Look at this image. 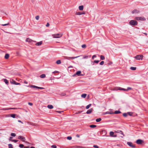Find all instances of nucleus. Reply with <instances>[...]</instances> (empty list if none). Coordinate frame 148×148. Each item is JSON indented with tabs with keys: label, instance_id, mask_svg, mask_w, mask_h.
<instances>
[{
	"label": "nucleus",
	"instance_id": "f257e3e1",
	"mask_svg": "<svg viewBox=\"0 0 148 148\" xmlns=\"http://www.w3.org/2000/svg\"><path fill=\"white\" fill-rule=\"evenodd\" d=\"M135 19L136 20L140 21H144L146 20L145 18L142 16L136 17Z\"/></svg>",
	"mask_w": 148,
	"mask_h": 148
},
{
	"label": "nucleus",
	"instance_id": "f03ea898",
	"mask_svg": "<svg viewBox=\"0 0 148 148\" xmlns=\"http://www.w3.org/2000/svg\"><path fill=\"white\" fill-rule=\"evenodd\" d=\"M129 24L131 25L135 26L138 24V23L136 20H132L129 22Z\"/></svg>",
	"mask_w": 148,
	"mask_h": 148
},
{
	"label": "nucleus",
	"instance_id": "7ed1b4c3",
	"mask_svg": "<svg viewBox=\"0 0 148 148\" xmlns=\"http://www.w3.org/2000/svg\"><path fill=\"white\" fill-rule=\"evenodd\" d=\"M62 34H55L52 35V36L54 38H59L62 36Z\"/></svg>",
	"mask_w": 148,
	"mask_h": 148
},
{
	"label": "nucleus",
	"instance_id": "20e7f679",
	"mask_svg": "<svg viewBox=\"0 0 148 148\" xmlns=\"http://www.w3.org/2000/svg\"><path fill=\"white\" fill-rule=\"evenodd\" d=\"M143 56L142 55H138L134 57V58H135L136 60H142L143 59Z\"/></svg>",
	"mask_w": 148,
	"mask_h": 148
},
{
	"label": "nucleus",
	"instance_id": "39448f33",
	"mask_svg": "<svg viewBox=\"0 0 148 148\" xmlns=\"http://www.w3.org/2000/svg\"><path fill=\"white\" fill-rule=\"evenodd\" d=\"M136 143L140 145L144 143V141L142 140L139 139L136 140Z\"/></svg>",
	"mask_w": 148,
	"mask_h": 148
},
{
	"label": "nucleus",
	"instance_id": "423d86ee",
	"mask_svg": "<svg viewBox=\"0 0 148 148\" xmlns=\"http://www.w3.org/2000/svg\"><path fill=\"white\" fill-rule=\"evenodd\" d=\"M18 139L20 140H21L23 142H24L26 140L25 137L21 136H19L18 137Z\"/></svg>",
	"mask_w": 148,
	"mask_h": 148
},
{
	"label": "nucleus",
	"instance_id": "0eeeda50",
	"mask_svg": "<svg viewBox=\"0 0 148 148\" xmlns=\"http://www.w3.org/2000/svg\"><path fill=\"white\" fill-rule=\"evenodd\" d=\"M127 144L130 147H132L134 148L136 147V146L134 145L131 142H128L127 143Z\"/></svg>",
	"mask_w": 148,
	"mask_h": 148
},
{
	"label": "nucleus",
	"instance_id": "6e6552de",
	"mask_svg": "<svg viewBox=\"0 0 148 148\" xmlns=\"http://www.w3.org/2000/svg\"><path fill=\"white\" fill-rule=\"evenodd\" d=\"M30 87L31 88H36L38 89H44V88L42 87H38L34 85H31L30 86Z\"/></svg>",
	"mask_w": 148,
	"mask_h": 148
},
{
	"label": "nucleus",
	"instance_id": "1a4fd4ad",
	"mask_svg": "<svg viewBox=\"0 0 148 148\" xmlns=\"http://www.w3.org/2000/svg\"><path fill=\"white\" fill-rule=\"evenodd\" d=\"M10 82L12 84H14L16 85H20V83H17L15 81L13 80L12 81H10Z\"/></svg>",
	"mask_w": 148,
	"mask_h": 148
},
{
	"label": "nucleus",
	"instance_id": "9d476101",
	"mask_svg": "<svg viewBox=\"0 0 148 148\" xmlns=\"http://www.w3.org/2000/svg\"><path fill=\"white\" fill-rule=\"evenodd\" d=\"M92 110L93 109L92 108H90L87 110L86 112V113L87 114H90L92 112Z\"/></svg>",
	"mask_w": 148,
	"mask_h": 148
},
{
	"label": "nucleus",
	"instance_id": "9b49d317",
	"mask_svg": "<svg viewBox=\"0 0 148 148\" xmlns=\"http://www.w3.org/2000/svg\"><path fill=\"white\" fill-rule=\"evenodd\" d=\"M139 12V11L136 10H134L132 12V14H138Z\"/></svg>",
	"mask_w": 148,
	"mask_h": 148
},
{
	"label": "nucleus",
	"instance_id": "f8f14e48",
	"mask_svg": "<svg viewBox=\"0 0 148 148\" xmlns=\"http://www.w3.org/2000/svg\"><path fill=\"white\" fill-rule=\"evenodd\" d=\"M117 90H123L124 91H127V89H125V88H121V87H118L117 88V89H116Z\"/></svg>",
	"mask_w": 148,
	"mask_h": 148
},
{
	"label": "nucleus",
	"instance_id": "ddd939ff",
	"mask_svg": "<svg viewBox=\"0 0 148 148\" xmlns=\"http://www.w3.org/2000/svg\"><path fill=\"white\" fill-rule=\"evenodd\" d=\"M84 9V6L83 5L79 6V9L80 10H82Z\"/></svg>",
	"mask_w": 148,
	"mask_h": 148
},
{
	"label": "nucleus",
	"instance_id": "4468645a",
	"mask_svg": "<svg viewBox=\"0 0 148 148\" xmlns=\"http://www.w3.org/2000/svg\"><path fill=\"white\" fill-rule=\"evenodd\" d=\"M32 40L29 38H27L26 40V41L29 42H31Z\"/></svg>",
	"mask_w": 148,
	"mask_h": 148
},
{
	"label": "nucleus",
	"instance_id": "2eb2a0df",
	"mask_svg": "<svg viewBox=\"0 0 148 148\" xmlns=\"http://www.w3.org/2000/svg\"><path fill=\"white\" fill-rule=\"evenodd\" d=\"M47 107L50 109H52L53 108V106L51 105H48Z\"/></svg>",
	"mask_w": 148,
	"mask_h": 148
},
{
	"label": "nucleus",
	"instance_id": "dca6fc26",
	"mask_svg": "<svg viewBox=\"0 0 148 148\" xmlns=\"http://www.w3.org/2000/svg\"><path fill=\"white\" fill-rule=\"evenodd\" d=\"M42 43V41H40V42H38L36 44V45L37 46H39L41 45Z\"/></svg>",
	"mask_w": 148,
	"mask_h": 148
},
{
	"label": "nucleus",
	"instance_id": "f3484780",
	"mask_svg": "<svg viewBox=\"0 0 148 148\" xmlns=\"http://www.w3.org/2000/svg\"><path fill=\"white\" fill-rule=\"evenodd\" d=\"M27 123L29 125H33V126H35V123H32L31 122H27Z\"/></svg>",
	"mask_w": 148,
	"mask_h": 148
},
{
	"label": "nucleus",
	"instance_id": "a211bd4d",
	"mask_svg": "<svg viewBox=\"0 0 148 148\" xmlns=\"http://www.w3.org/2000/svg\"><path fill=\"white\" fill-rule=\"evenodd\" d=\"M3 81L5 83L7 84H8V80H7L6 79H3Z\"/></svg>",
	"mask_w": 148,
	"mask_h": 148
},
{
	"label": "nucleus",
	"instance_id": "6ab92c4d",
	"mask_svg": "<svg viewBox=\"0 0 148 148\" xmlns=\"http://www.w3.org/2000/svg\"><path fill=\"white\" fill-rule=\"evenodd\" d=\"M45 76H46V75L45 74H42L41 75H40V77L41 78H45Z\"/></svg>",
	"mask_w": 148,
	"mask_h": 148
},
{
	"label": "nucleus",
	"instance_id": "aec40b11",
	"mask_svg": "<svg viewBox=\"0 0 148 148\" xmlns=\"http://www.w3.org/2000/svg\"><path fill=\"white\" fill-rule=\"evenodd\" d=\"M9 54H6L5 56V58L6 59H7L9 57Z\"/></svg>",
	"mask_w": 148,
	"mask_h": 148
},
{
	"label": "nucleus",
	"instance_id": "412c9836",
	"mask_svg": "<svg viewBox=\"0 0 148 148\" xmlns=\"http://www.w3.org/2000/svg\"><path fill=\"white\" fill-rule=\"evenodd\" d=\"M110 134L111 136L113 137L114 135V132H110Z\"/></svg>",
	"mask_w": 148,
	"mask_h": 148
},
{
	"label": "nucleus",
	"instance_id": "4be33fe9",
	"mask_svg": "<svg viewBox=\"0 0 148 148\" xmlns=\"http://www.w3.org/2000/svg\"><path fill=\"white\" fill-rule=\"evenodd\" d=\"M86 96V94H83L82 95L81 97L83 98H85Z\"/></svg>",
	"mask_w": 148,
	"mask_h": 148
},
{
	"label": "nucleus",
	"instance_id": "5701e85b",
	"mask_svg": "<svg viewBox=\"0 0 148 148\" xmlns=\"http://www.w3.org/2000/svg\"><path fill=\"white\" fill-rule=\"evenodd\" d=\"M114 113L115 114H118L121 113V112L119 111L116 110L115 111Z\"/></svg>",
	"mask_w": 148,
	"mask_h": 148
},
{
	"label": "nucleus",
	"instance_id": "b1692460",
	"mask_svg": "<svg viewBox=\"0 0 148 148\" xmlns=\"http://www.w3.org/2000/svg\"><path fill=\"white\" fill-rule=\"evenodd\" d=\"M118 131V132H117V133L121 134L123 135V136H124V134L123 132L122 131L120 130V131Z\"/></svg>",
	"mask_w": 148,
	"mask_h": 148
},
{
	"label": "nucleus",
	"instance_id": "393cba45",
	"mask_svg": "<svg viewBox=\"0 0 148 148\" xmlns=\"http://www.w3.org/2000/svg\"><path fill=\"white\" fill-rule=\"evenodd\" d=\"M16 115V114H11L10 116L13 118H15Z\"/></svg>",
	"mask_w": 148,
	"mask_h": 148
},
{
	"label": "nucleus",
	"instance_id": "a878e982",
	"mask_svg": "<svg viewBox=\"0 0 148 148\" xmlns=\"http://www.w3.org/2000/svg\"><path fill=\"white\" fill-rule=\"evenodd\" d=\"M100 59L101 60H104L105 59V57L103 56V55H101L100 56Z\"/></svg>",
	"mask_w": 148,
	"mask_h": 148
},
{
	"label": "nucleus",
	"instance_id": "bb28decb",
	"mask_svg": "<svg viewBox=\"0 0 148 148\" xmlns=\"http://www.w3.org/2000/svg\"><path fill=\"white\" fill-rule=\"evenodd\" d=\"M101 120V119L100 118L97 119L96 121L97 122H99Z\"/></svg>",
	"mask_w": 148,
	"mask_h": 148
},
{
	"label": "nucleus",
	"instance_id": "cd10ccee",
	"mask_svg": "<svg viewBox=\"0 0 148 148\" xmlns=\"http://www.w3.org/2000/svg\"><path fill=\"white\" fill-rule=\"evenodd\" d=\"M96 126H97L96 125H91L90 126V127L91 128H94L96 127Z\"/></svg>",
	"mask_w": 148,
	"mask_h": 148
},
{
	"label": "nucleus",
	"instance_id": "c85d7f7f",
	"mask_svg": "<svg viewBox=\"0 0 148 148\" xmlns=\"http://www.w3.org/2000/svg\"><path fill=\"white\" fill-rule=\"evenodd\" d=\"M56 63L57 64H60L61 63V61L60 60H58L57 61H56Z\"/></svg>",
	"mask_w": 148,
	"mask_h": 148
},
{
	"label": "nucleus",
	"instance_id": "c756f323",
	"mask_svg": "<svg viewBox=\"0 0 148 148\" xmlns=\"http://www.w3.org/2000/svg\"><path fill=\"white\" fill-rule=\"evenodd\" d=\"M130 69L131 70L134 71V70H136V67H130Z\"/></svg>",
	"mask_w": 148,
	"mask_h": 148
},
{
	"label": "nucleus",
	"instance_id": "7c9ffc66",
	"mask_svg": "<svg viewBox=\"0 0 148 148\" xmlns=\"http://www.w3.org/2000/svg\"><path fill=\"white\" fill-rule=\"evenodd\" d=\"M127 115H128L130 116H131L132 114V112H127Z\"/></svg>",
	"mask_w": 148,
	"mask_h": 148
},
{
	"label": "nucleus",
	"instance_id": "2f4dec72",
	"mask_svg": "<svg viewBox=\"0 0 148 148\" xmlns=\"http://www.w3.org/2000/svg\"><path fill=\"white\" fill-rule=\"evenodd\" d=\"M91 104H89L88 105L86 106V109H88V108H89L91 106Z\"/></svg>",
	"mask_w": 148,
	"mask_h": 148
},
{
	"label": "nucleus",
	"instance_id": "473e14b6",
	"mask_svg": "<svg viewBox=\"0 0 148 148\" xmlns=\"http://www.w3.org/2000/svg\"><path fill=\"white\" fill-rule=\"evenodd\" d=\"M19 147L21 148H23L24 147V146L22 144H20L19 145Z\"/></svg>",
	"mask_w": 148,
	"mask_h": 148
},
{
	"label": "nucleus",
	"instance_id": "72a5a7b5",
	"mask_svg": "<svg viewBox=\"0 0 148 148\" xmlns=\"http://www.w3.org/2000/svg\"><path fill=\"white\" fill-rule=\"evenodd\" d=\"M10 135L11 136H13V137H15L16 136V134L15 133H11Z\"/></svg>",
	"mask_w": 148,
	"mask_h": 148
},
{
	"label": "nucleus",
	"instance_id": "f704fd0d",
	"mask_svg": "<svg viewBox=\"0 0 148 148\" xmlns=\"http://www.w3.org/2000/svg\"><path fill=\"white\" fill-rule=\"evenodd\" d=\"M81 73V72L80 71H78L76 72V74L77 75H79Z\"/></svg>",
	"mask_w": 148,
	"mask_h": 148
},
{
	"label": "nucleus",
	"instance_id": "c9c22d12",
	"mask_svg": "<svg viewBox=\"0 0 148 148\" xmlns=\"http://www.w3.org/2000/svg\"><path fill=\"white\" fill-rule=\"evenodd\" d=\"M123 115L124 117H126L127 115V113H124L123 114Z\"/></svg>",
	"mask_w": 148,
	"mask_h": 148
},
{
	"label": "nucleus",
	"instance_id": "e433bc0d",
	"mask_svg": "<svg viewBox=\"0 0 148 148\" xmlns=\"http://www.w3.org/2000/svg\"><path fill=\"white\" fill-rule=\"evenodd\" d=\"M86 47V45L85 44H84L82 45V47L83 48H85Z\"/></svg>",
	"mask_w": 148,
	"mask_h": 148
},
{
	"label": "nucleus",
	"instance_id": "4c0bfd02",
	"mask_svg": "<svg viewBox=\"0 0 148 148\" xmlns=\"http://www.w3.org/2000/svg\"><path fill=\"white\" fill-rule=\"evenodd\" d=\"M79 56H76V57H71V59H75V58H77L79 57Z\"/></svg>",
	"mask_w": 148,
	"mask_h": 148
},
{
	"label": "nucleus",
	"instance_id": "58836bf2",
	"mask_svg": "<svg viewBox=\"0 0 148 148\" xmlns=\"http://www.w3.org/2000/svg\"><path fill=\"white\" fill-rule=\"evenodd\" d=\"M67 139L69 140H71L72 139V137L70 136H68L67 138Z\"/></svg>",
	"mask_w": 148,
	"mask_h": 148
},
{
	"label": "nucleus",
	"instance_id": "ea45409f",
	"mask_svg": "<svg viewBox=\"0 0 148 148\" xmlns=\"http://www.w3.org/2000/svg\"><path fill=\"white\" fill-rule=\"evenodd\" d=\"M112 113L110 112H106L104 114H111Z\"/></svg>",
	"mask_w": 148,
	"mask_h": 148
},
{
	"label": "nucleus",
	"instance_id": "a19ab883",
	"mask_svg": "<svg viewBox=\"0 0 148 148\" xmlns=\"http://www.w3.org/2000/svg\"><path fill=\"white\" fill-rule=\"evenodd\" d=\"M76 14L77 15H81V12H77L76 13Z\"/></svg>",
	"mask_w": 148,
	"mask_h": 148
},
{
	"label": "nucleus",
	"instance_id": "79ce46f5",
	"mask_svg": "<svg viewBox=\"0 0 148 148\" xmlns=\"http://www.w3.org/2000/svg\"><path fill=\"white\" fill-rule=\"evenodd\" d=\"M104 63V62L103 61H101L99 63V64L100 65H103Z\"/></svg>",
	"mask_w": 148,
	"mask_h": 148
},
{
	"label": "nucleus",
	"instance_id": "37998d69",
	"mask_svg": "<svg viewBox=\"0 0 148 148\" xmlns=\"http://www.w3.org/2000/svg\"><path fill=\"white\" fill-rule=\"evenodd\" d=\"M88 58V56H85L83 57V59H87Z\"/></svg>",
	"mask_w": 148,
	"mask_h": 148
},
{
	"label": "nucleus",
	"instance_id": "c03bdc74",
	"mask_svg": "<svg viewBox=\"0 0 148 148\" xmlns=\"http://www.w3.org/2000/svg\"><path fill=\"white\" fill-rule=\"evenodd\" d=\"M35 18L37 20H38L39 19V16H36V17H35Z\"/></svg>",
	"mask_w": 148,
	"mask_h": 148
},
{
	"label": "nucleus",
	"instance_id": "a18cd8bd",
	"mask_svg": "<svg viewBox=\"0 0 148 148\" xmlns=\"http://www.w3.org/2000/svg\"><path fill=\"white\" fill-rule=\"evenodd\" d=\"M11 140L12 141H13L14 143H16L18 141V140Z\"/></svg>",
	"mask_w": 148,
	"mask_h": 148
},
{
	"label": "nucleus",
	"instance_id": "49530a36",
	"mask_svg": "<svg viewBox=\"0 0 148 148\" xmlns=\"http://www.w3.org/2000/svg\"><path fill=\"white\" fill-rule=\"evenodd\" d=\"M51 147L53 148H56L57 147L55 145H52L51 146Z\"/></svg>",
	"mask_w": 148,
	"mask_h": 148
},
{
	"label": "nucleus",
	"instance_id": "de8ad7c7",
	"mask_svg": "<svg viewBox=\"0 0 148 148\" xmlns=\"http://www.w3.org/2000/svg\"><path fill=\"white\" fill-rule=\"evenodd\" d=\"M99 62V60H94V63H98Z\"/></svg>",
	"mask_w": 148,
	"mask_h": 148
},
{
	"label": "nucleus",
	"instance_id": "09e8293b",
	"mask_svg": "<svg viewBox=\"0 0 148 148\" xmlns=\"http://www.w3.org/2000/svg\"><path fill=\"white\" fill-rule=\"evenodd\" d=\"M96 56L95 55H94L93 56H92V59H94L95 58H96Z\"/></svg>",
	"mask_w": 148,
	"mask_h": 148
},
{
	"label": "nucleus",
	"instance_id": "8fccbe9b",
	"mask_svg": "<svg viewBox=\"0 0 148 148\" xmlns=\"http://www.w3.org/2000/svg\"><path fill=\"white\" fill-rule=\"evenodd\" d=\"M66 94L64 93H62L61 94V95L62 96H65L66 95Z\"/></svg>",
	"mask_w": 148,
	"mask_h": 148
},
{
	"label": "nucleus",
	"instance_id": "3c124183",
	"mask_svg": "<svg viewBox=\"0 0 148 148\" xmlns=\"http://www.w3.org/2000/svg\"><path fill=\"white\" fill-rule=\"evenodd\" d=\"M9 24V23H6V24H2V25H3V26H6V25H8Z\"/></svg>",
	"mask_w": 148,
	"mask_h": 148
},
{
	"label": "nucleus",
	"instance_id": "603ef678",
	"mask_svg": "<svg viewBox=\"0 0 148 148\" xmlns=\"http://www.w3.org/2000/svg\"><path fill=\"white\" fill-rule=\"evenodd\" d=\"M93 147H95L96 148H99V147L96 145H94L93 146Z\"/></svg>",
	"mask_w": 148,
	"mask_h": 148
},
{
	"label": "nucleus",
	"instance_id": "864d4df0",
	"mask_svg": "<svg viewBox=\"0 0 148 148\" xmlns=\"http://www.w3.org/2000/svg\"><path fill=\"white\" fill-rule=\"evenodd\" d=\"M49 25H49V23H47L46 25V26L48 27L49 26Z\"/></svg>",
	"mask_w": 148,
	"mask_h": 148
},
{
	"label": "nucleus",
	"instance_id": "5fc2aeb1",
	"mask_svg": "<svg viewBox=\"0 0 148 148\" xmlns=\"http://www.w3.org/2000/svg\"><path fill=\"white\" fill-rule=\"evenodd\" d=\"M82 111H79L75 113L76 114H78L81 113Z\"/></svg>",
	"mask_w": 148,
	"mask_h": 148
},
{
	"label": "nucleus",
	"instance_id": "6e6d98bb",
	"mask_svg": "<svg viewBox=\"0 0 148 148\" xmlns=\"http://www.w3.org/2000/svg\"><path fill=\"white\" fill-rule=\"evenodd\" d=\"M132 89V88L131 87H128L127 89V91L128 90H131Z\"/></svg>",
	"mask_w": 148,
	"mask_h": 148
},
{
	"label": "nucleus",
	"instance_id": "4d7b16f0",
	"mask_svg": "<svg viewBox=\"0 0 148 148\" xmlns=\"http://www.w3.org/2000/svg\"><path fill=\"white\" fill-rule=\"evenodd\" d=\"M28 104L31 106H32L33 105V103H31L29 102L28 103Z\"/></svg>",
	"mask_w": 148,
	"mask_h": 148
},
{
	"label": "nucleus",
	"instance_id": "13d9d810",
	"mask_svg": "<svg viewBox=\"0 0 148 148\" xmlns=\"http://www.w3.org/2000/svg\"><path fill=\"white\" fill-rule=\"evenodd\" d=\"M12 145V144H10V148H13Z\"/></svg>",
	"mask_w": 148,
	"mask_h": 148
},
{
	"label": "nucleus",
	"instance_id": "bf43d9fd",
	"mask_svg": "<svg viewBox=\"0 0 148 148\" xmlns=\"http://www.w3.org/2000/svg\"><path fill=\"white\" fill-rule=\"evenodd\" d=\"M18 122H20V123H21L22 124L23 123L21 120H18Z\"/></svg>",
	"mask_w": 148,
	"mask_h": 148
},
{
	"label": "nucleus",
	"instance_id": "052dcab7",
	"mask_svg": "<svg viewBox=\"0 0 148 148\" xmlns=\"http://www.w3.org/2000/svg\"><path fill=\"white\" fill-rule=\"evenodd\" d=\"M58 71H54L53 72V73H58Z\"/></svg>",
	"mask_w": 148,
	"mask_h": 148
},
{
	"label": "nucleus",
	"instance_id": "680f3d73",
	"mask_svg": "<svg viewBox=\"0 0 148 148\" xmlns=\"http://www.w3.org/2000/svg\"><path fill=\"white\" fill-rule=\"evenodd\" d=\"M81 15L82 14H85V13L84 12H82V13H81Z\"/></svg>",
	"mask_w": 148,
	"mask_h": 148
},
{
	"label": "nucleus",
	"instance_id": "e2e57ef3",
	"mask_svg": "<svg viewBox=\"0 0 148 148\" xmlns=\"http://www.w3.org/2000/svg\"><path fill=\"white\" fill-rule=\"evenodd\" d=\"M78 148H84V147H81V146H79L78 147Z\"/></svg>",
	"mask_w": 148,
	"mask_h": 148
},
{
	"label": "nucleus",
	"instance_id": "0e129e2a",
	"mask_svg": "<svg viewBox=\"0 0 148 148\" xmlns=\"http://www.w3.org/2000/svg\"><path fill=\"white\" fill-rule=\"evenodd\" d=\"M76 136L77 137H78V138H79L80 137L79 135H77Z\"/></svg>",
	"mask_w": 148,
	"mask_h": 148
},
{
	"label": "nucleus",
	"instance_id": "69168bd1",
	"mask_svg": "<svg viewBox=\"0 0 148 148\" xmlns=\"http://www.w3.org/2000/svg\"><path fill=\"white\" fill-rule=\"evenodd\" d=\"M116 135H114L112 137H115L116 136Z\"/></svg>",
	"mask_w": 148,
	"mask_h": 148
},
{
	"label": "nucleus",
	"instance_id": "338daca9",
	"mask_svg": "<svg viewBox=\"0 0 148 148\" xmlns=\"http://www.w3.org/2000/svg\"><path fill=\"white\" fill-rule=\"evenodd\" d=\"M94 62H92L91 64H92V65H94Z\"/></svg>",
	"mask_w": 148,
	"mask_h": 148
},
{
	"label": "nucleus",
	"instance_id": "774afa93",
	"mask_svg": "<svg viewBox=\"0 0 148 148\" xmlns=\"http://www.w3.org/2000/svg\"><path fill=\"white\" fill-rule=\"evenodd\" d=\"M24 148H29L28 146H26V147H25Z\"/></svg>",
	"mask_w": 148,
	"mask_h": 148
}]
</instances>
